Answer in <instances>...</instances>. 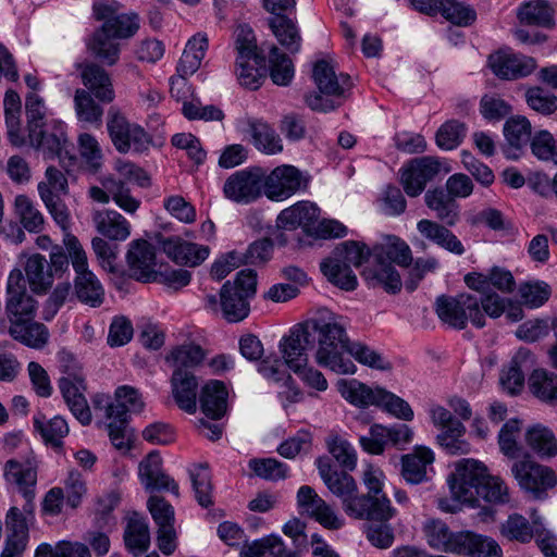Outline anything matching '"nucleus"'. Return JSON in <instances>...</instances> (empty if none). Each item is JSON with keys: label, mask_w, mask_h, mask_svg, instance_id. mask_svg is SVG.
Wrapping results in <instances>:
<instances>
[{"label": "nucleus", "mask_w": 557, "mask_h": 557, "mask_svg": "<svg viewBox=\"0 0 557 557\" xmlns=\"http://www.w3.org/2000/svg\"><path fill=\"white\" fill-rule=\"evenodd\" d=\"M220 296L222 298V317L226 321L236 323L248 317L250 311L249 298L235 290L231 281L223 284Z\"/></svg>", "instance_id": "nucleus-38"}, {"label": "nucleus", "mask_w": 557, "mask_h": 557, "mask_svg": "<svg viewBox=\"0 0 557 557\" xmlns=\"http://www.w3.org/2000/svg\"><path fill=\"white\" fill-rule=\"evenodd\" d=\"M9 334L17 342L36 349L42 348L49 339V331L35 319L9 326Z\"/></svg>", "instance_id": "nucleus-46"}, {"label": "nucleus", "mask_w": 557, "mask_h": 557, "mask_svg": "<svg viewBox=\"0 0 557 557\" xmlns=\"http://www.w3.org/2000/svg\"><path fill=\"white\" fill-rule=\"evenodd\" d=\"M524 96L528 106L542 115H552L557 111V96L542 87H530Z\"/></svg>", "instance_id": "nucleus-64"}, {"label": "nucleus", "mask_w": 557, "mask_h": 557, "mask_svg": "<svg viewBox=\"0 0 557 557\" xmlns=\"http://www.w3.org/2000/svg\"><path fill=\"white\" fill-rule=\"evenodd\" d=\"M7 529L9 531L5 543L17 545V547L27 546L28 543V525L26 518L17 507H12L5 518Z\"/></svg>", "instance_id": "nucleus-58"}, {"label": "nucleus", "mask_w": 557, "mask_h": 557, "mask_svg": "<svg viewBox=\"0 0 557 557\" xmlns=\"http://www.w3.org/2000/svg\"><path fill=\"white\" fill-rule=\"evenodd\" d=\"M285 361L277 357H267L258 366L259 373L268 381L282 383L289 389L288 398L297 400L300 392L294 386V380L287 371Z\"/></svg>", "instance_id": "nucleus-43"}, {"label": "nucleus", "mask_w": 557, "mask_h": 557, "mask_svg": "<svg viewBox=\"0 0 557 557\" xmlns=\"http://www.w3.org/2000/svg\"><path fill=\"white\" fill-rule=\"evenodd\" d=\"M3 108L9 140L14 146L24 145L25 136L21 122L22 102L16 91L12 89L7 90L3 99Z\"/></svg>", "instance_id": "nucleus-41"}, {"label": "nucleus", "mask_w": 557, "mask_h": 557, "mask_svg": "<svg viewBox=\"0 0 557 557\" xmlns=\"http://www.w3.org/2000/svg\"><path fill=\"white\" fill-rule=\"evenodd\" d=\"M369 257L370 250L364 244L347 240L339 244L320 263V269L329 282L343 290L351 292L358 286V280L350 267L359 268Z\"/></svg>", "instance_id": "nucleus-3"}, {"label": "nucleus", "mask_w": 557, "mask_h": 557, "mask_svg": "<svg viewBox=\"0 0 557 557\" xmlns=\"http://www.w3.org/2000/svg\"><path fill=\"white\" fill-rule=\"evenodd\" d=\"M14 208L21 224L30 233L44 230L45 218L34 202L25 195H18L14 200Z\"/></svg>", "instance_id": "nucleus-52"}, {"label": "nucleus", "mask_w": 557, "mask_h": 557, "mask_svg": "<svg viewBox=\"0 0 557 557\" xmlns=\"http://www.w3.org/2000/svg\"><path fill=\"white\" fill-rule=\"evenodd\" d=\"M196 499L202 507L212 505L211 475L207 463L194 465L188 470Z\"/></svg>", "instance_id": "nucleus-54"}, {"label": "nucleus", "mask_w": 557, "mask_h": 557, "mask_svg": "<svg viewBox=\"0 0 557 557\" xmlns=\"http://www.w3.org/2000/svg\"><path fill=\"white\" fill-rule=\"evenodd\" d=\"M37 300L27 292L26 281L20 269H13L7 281L5 314L10 326L35 319Z\"/></svg>", "instance_id": "nucleus-10"}, {"label": "nucleus", "mask_w": 557, "mask_h": 557, "mask_svg": "<svg viewBox=\"0 0 557 557\" xmlns=\"http://www.w3.org/2000/svg\"><path fill=\"white\" fill-rule=\"evenodd\" d=\"M422 531L426 543L434 549L457 554L463 531L451 532L448 525L441 519H428L423 523Z\"/></svg>", "instance_id": "nucleus-25"}, {"label": "nucleus", "mask_w": 557, "mask_h": 557, "mask_svg": "<svg viewBox=\"0 0 557 557\" xmlns=\"http://www.w3.org/2000/svg\"><path fill=\"white\" fill-rule=\"evenodd\" d=\"M205 351L199 345L185 344L174 348L168 356L166 360L175 368V370H187L202 362Z\"/></svg>", "instance_id": "nucleus-57"}, {"label": "nucleus", "mask_w": 557, "mask_h": 557, "mask_svg": "<svg viewBox=\"0 0 557 557\" xmlns=\"http://www.w3.org/2000/svg\"><path fill=\"white\" fill-rule=\"evenodd\" d=\"M511 474L521 490L537 499L544 498L546 492L557 485L555 470L530 458L513 462Z\"/></svg>", "instance_id": "nucleus-12"}, {"label": "nucleus", "mask_w": 557, "mask_h": 557, "mask_svg": "<svg viewBox=\"0 0 557 557\" xmlns=\"http://www.w3.org/2000/svg\"><path fill=\"white\" fill-rule=\"evenodd\" d=\"M521 432V422L518 419L508 420L498 433L500 451L508 458H517L520 453L518 438Z\"/></svg>", "instance_id": "nucleus-62"}, {"label": "nucleus", "mask_w": 557, "mask_h": 557, "mask_svg": "<svg viewBox=\"0 0 557 557\" xmlns=\"http://www.w3.org/2000/svg\"><path fill=\"white\" fill-rule=\"evenodd\" d=\"M124 541L126 547L135 557L145 553L150 546V532L147 521L137 515L131 517L124 532Z\"/></svg>", "instance_id": "nucleus-45"}, {"label": "nucleus", "mask_w": 557, "mask_h": 557, "mask_svg": "<svg viewBox=\"0 0 557 557\" xmlns=\"http://www.w3.org/2000/svg\"><path fill=\"white\" fill-rule=\"evenodd\" d=\"M313 81L320 92L306 96L307 106L313 111L327 112L342 104L339 100L350 88L348 75H336L334 66L326 60L318 61L313 66Z\"/></svg>", "instance_id": "nucleus-4"}, {"label": "nucleus", "mask_w": 557, "mask_h": 557, "mask_svg": "<svg viewBox=\"0 0 557 557\" xmlns=\"http://www.w3.org/2000/svg\"><path fill=\"white\" fill-rule=\"evenodd\" d=\"M466 125L457 120L445 122L436 132V145L444 150L457 148L466 136Z\"/></svg>", "instance_id": "nucleus-63"}, {"label": "nucleus", "mask_w": 557, "mask_h": 557, "mask_svg": "<svg viewBox=\"0 0 557 557\" xmlns=\"http://www.w3.org/2000/svg\"><path fill=\"white\" fill-rule=\"evenodd\" d=\"M34 426L40 433L45 443L54 448L63 446V438L70 431L67 422L60 416H55L48 421L45 420V417H35Z\"/></svg>", "instance_id": "nucleus-51"}, {"label": "nucleus", "mask_w": 557, "mask_h": 557, "mask_svg": "<svg viewBox=\"0 0 557 557\" xmlns=\"http://www.w3.org/2000/svg\"><path fill=\"white\" fill-rule=\"evenodd\" d=\"M337 391L342 397L356 407L376 406L382 387H371L356 379H342L337 382Z\"/></svg>", "instance_id": "nucleus-35"}, {"label": "nucleus", "mask_w": 557, "mask_h": 557, "mask_svg": "<svg viewBox=\"0 0 557 557\" xmlns=\"http://www.w3.org/2000/svg\"><path fill=\"white\" fill-rule=\"evenodd\" d=\"M417 230L424 239L454 255L461 256L466 251L458 237L443 224L422 219L417 223Z\"/></svg>", "instance_id": "nucleus-29"}, {"label": "nucleus", "mask_w": 557, "mask_h": 557, "mask_svg": "<svg viewBox=\"0 0 557 557\" xmlns=\"http://www.w3.org/2000/svg\"><path fill=\"white\" fill-rule=\"evenodd\" d=\"M493 73L504 79H516L531 74L536 63L534 59L509 52H497L488 59Z\"/></svg>", "instance_id": "nucleus-24"}, {"label": "nucleus", "mask_w": 557, "mask_h": 557, "mask_svg": "<svg viewBox=\"0 0 557 557\" xmlns=\"http://www.w3.org/2000/svg\"><path fill=\"white\" fill-rule=\"evenodd\" d=\"M140 483L147 491H170L178 496V485L162 470V458L157 451L148 454L138 466Z\"/></svg>", "instance_id": "nucleus-20"}, {"label": "nucleus", "mask_w": 557, "mask_h": 557, "mask_svg": "<svg viewBox=\"0 0 557 557\" xmlns=\"http://www.w3.org/2000/svg\"><path fill=\"white\" fill-rule=\"evenodd\" d=\"M74 104L79 121L96 125L101 124L103 109L95 101L89 91L82 88L76 89Z\"/></svg>", "instance_id": "nucleus-55"}, {"label": "nucleus", "mask_w": 557, "mask_h": 557, "mask_svg": "<svg viewBox=\"0 0 557 557\" xmlns=\"http://www.w3.org/2000/svg\"><path fill=\"white\" fill-rule=\"evenodd\" d=\"M107 128L112 144L121 153L143 152L151 144L150 136L141 126L128 122L121 112L113 108L108 113Z\"/></svg>", "instance_id": "nucleus-11"}, {"label": "nucleus", "mask_w": 557, "mask_h": 557, "mask_svg": "<svg viewBox=\"0 0 557 557\" xmlns=\"http://www.w3.org/2000/svg\"><path fill=\"white\" fill-rule=\"evenodd\" d=\"M383 479L384 474L380 468L372 465L366 467L362 481L368 488V493L359 494V497L369 498L364 506L369 513L364 516L363 520L387 521L395 513L389 499L382 493Z\"/></svg>", "instance_id": "nucleus-15"}, {"label": "nucleus", "mask_w": 557, "mask_h": 557, "mask_svg": "<svg viewBox=\"0 0 557 557\" xmlns=\"http://www.w3.org/2000/svg\"><path fill=\"white\" fill-rule=\"evenodd\" d=\"M336 321L344 332L343 343L341 344L342 347H339L337 351V359L350 366L349 370L336 372L337 374H355L357 372L356 364L349 358L344 357L345 352H348L360 364L371 368L373 370H392V362L382 352L366 345L364 343L350 342L349 336L347 334V325L344 322L343 318L336 315Z\"/></svg>", "instance_id": "nucleus-13"}, {"label": "nucleus", "mask_w": 557, "mask_h": 557, "mask_svg": "<svg viewBox=\"0 0 557 557\" xmlns=\"http://www.w3.org/2000/svg\"><path fill=\"white\" fill-rule=\"evenodd\" d=\"M113 9L107 4H95L94 15L96 20L103 21L101 25L113 38L128 39L139 29V17L135 13L113 14Z\"/></svg>", "instance_id": "nucleus-23"}, {"label": "nucleus", "mask_w": 557, "mask_h": 557, "mask_svg": "<svg viewBox=\"0 0 557 557\" xmlns=\"http://www.w3.org/2000/svg\"><path fill=\"white\" fill-rule=\"evenodd\" d=\"M164 252L176 263L196 267L209 256L207 246L188 243L180 237H171L162 243Z\"/></svg>", "instance_id": "nucleus-32"}, {"label": "nucleus", "mask_w": 557, "mask_h": 557, "mask_svg": "<svg viewBox=\"0 0 557 557\" xmlns=\"http://www.w3.org/2000/svg\"><path fill=\"white\" fill-rule=\"evenodd\" d=\"M438 12L445 20L457 26H469L476 18V13L471 5L457 0H442Z\"/></svg>", "instance_id": "nucleus-56"}, {"label": "nucleus", "mask_w": 557, "mask_h": 557, "mask_svg": "<svg viewBox=\"0 0 557 557\" xmlns=\"http://www.w3.org/2000/svg\"><path fill=\"white\" fill-rule=\"evenodd\" d=\"M531 394L539 400L557 406V374L543 368L534 369L528 379Z\"/></svg>", "instance_id": "nucleus-42"}, {"label": "nucleus", "mask_w": 557, "mask_h": 557, "mask_svg": "<svg viewBox=\"0 0 557 557\" xmlns=\"http://www.w3.org/2000/svg\"><path fill=\"white\" fill-rule=\"evenodd\" d=\"M476 495H481L484 500L494 505H505L510 502V492L506 482L500 476L490 473Z\"/></svg>", "instance_id": "nucleus-61"}, {"label": "nucleus", "mask_w": 557, "mask_h": 557, "mask_svg": "<svg viewBox=\"0 0 557 557\" xmlns=\"http://www.w3.org/2000/svg\"><path fill=\"white\" fill-rule=\"evenodd\" d=\"M343 333L336 315L323 312L290 329L281 339L278 348L285 364L292 371H297L300 364L308 362L309 348L314 349V361L320 367L333 372L347 371L350 366L337 359Z\"/></svg>", "instance_id": "nucleus-1"}, {"label": "nucleus", "mask_w": 557, "mask_h": 557, "mask_svg": "<svg viewBox=\"0 0 557 557\" xmlns=\"http://www.w3.org/2000/svg\"><path fill=\"white\" fill-rule=\"evenodd\" d=\"M318 469L329 491L341 499L344 512L350 518L363 520L369 513L364 507L369 498L359 497L355 479L346 471L333 469L323 459L318 460Z\"/></svg>", "instance_id": "nucleus-5"}, {"label": "nucleus", "mask_w": 557, "mask_h": 557, "mask_svg": "<svg viewBox=\"0 0 557 557\" xmlns=\"http://www.w3.org/2000/svg\"><path fill=\"white\" fill-rule=\"evenodd\" d=\"M265 67L264 55L237 58V79L239 84L249 89H258L263 78Z\"/></svg>", "instance_id": "nucleus-48"}, {"label": "nucleus", "mask_w": 557, "mask_h": 557, "mask_svg": "<svg viewBox=\"0 0 557 557\" xmlns=\"http://www.w3.org/2000/svg\"><path fill=\"white\" fill-rule=\"evenodd\" d=\"M434 462L433 451L424 446H417L412 453L401 457V475L410 484H420L429 479Z\"/></svg>", "instance_id": "nucleus-26"}, {"label": "nucleus", "mask_w": 557, "mask_h": 557, "mask_svg": "<svg viewBox=\"0 0 557 557\" xmlns=\"http://www.w3.org/2000/svg\"><path fill=\"white\" fill-rule=\"evenodd\" d=\"M263 170L252 168L237 171L224 183V196L237 203H249L258 199L263 190Z\"/></svg>", "instance_id": "nucleus-16"}, {"label": "nucleus", "mask_w": 557, "mask_h": 557, "mask_svg": "<svg viewBox=\"0 0 557 557\" xmlns=\"http://www.w3.org/2000/svg\"><path fill=\"white\" fill-rule=\"evenodd\" d=\"M442 170V162L436 157H421L411 160L401 169L400 182L409 197L419 196L428 182L432 181Z\"/></svg>", "instance_id": "nucleus-17"}, {"label": "nucleus", "mask_w": 557, "mask_h": 557, "mask_svg": "<svg viewBox=\"0 0 557 557\" xmlns=\"http://www.w3.org/2000/svg\"><path fill=\"white\" fill-rule=\"evenodd\" d=\"M373 253L375 264L363 271V277L372 287H381L391 294L398 293L403 286L401 278L391 263L409 265L412 260L409 246L396 236H387L374 247Z\"/></svg>", "instance_id": "nucleus-2"}, {"label": "nucleus", "mask_w": 557, "mask_h": 557, "mask_svg": "<svg viewBox=\"0 0 557 557\" xmlns=\"http://www.w3.org/2000/svg\"><path fill=\"white\" fill-rule=\"evenodd\" d=\"M436 313L448 325L465 329L470 320L476 327L485 324L484 314L479 306V298L470 294H459L456 297L441 296L436 299Z\"/></svg>", "instance_id": "nucleus-8"}, {"label": "nucleus", "mask_w": 557, "mask_h": 557, "mask_svg": "<svg viewBox=\"0 0 557 557\" xmlns=\"http://www.w3.org/2000/svg\"><path fill=\"white\" fill-rule=\"evenodd\" d=\"M540 524L537 519L530 522L522 515L511 513L499 524V533L508 541L525 544L539 532Z\"/></svg>", "instance_id": "nucleus-40"}, {"label": "nucleus", "mask_w": 557, "mask_h": 557, "mask_svg": "<svg viewBox=\"0 0 557 557\" xmlns=\"http://www.w3.org/2000/svg\"><path fill=\"white\" fill-rule=\"evenodd\" d=\"M487 474V468L481 461L475 459L458 461L455 471L447 479L451 495L466 502L468 506L475 507L479 503L478 490Z\"/></svg>", "instance_id": "nucleus-9"}, {"label": "nucleus", "mask_w": 557, "mask_h": 557, "mask_svg": "<svg viewBox=\"0 0 557 557\" xmlns=\"http://www.w3.org/2000/svg\"><path fill=\"white\" fill-rule=\"evenodd\" d=\"M59 388L74 417L82 424H89L91 421V412L84 395L87 388L86 380L77 382L60 379Z\"/></svg>", "instance_id": "nucleus-33"}, {"label": "nucleus", "mask_w": 557, "mask_h": 557, "mask_svg": "<svg viewBox=\"0 0 557 557\" xmlns=\"http://www.w3.org/2000/svg\"><path fill=\"white\" fill-rule=\"evenodd\" d=\"M424 201L429 209L435 212L436 218L447 226H454L459 221V206L443 189L428 190Z\"/></svg>", "instance_id": "nucleus-39"}, {"label": "nucleus", "mask_w": 557, "mask_h": 557, "mask_svg": "<svg viewBox=\"0 0 557 557\" xmlns=\"http://www.w3.org/2000/svg\"><path fill=\"white\" fill-rule=\"evenodd\" d=\"M520 23L549 27L554 23V11L544 0H533L522 4L517 13Z\"/></svg>", "instance_id": "nucleus-50"}, {"label": "nucleus", "mask_w": 557, "mask_h": 557, "mask_svg": "<svg viewBox=\"0 0 557 557\" xmlns=\"http://www.w3.org/2000/svg\"><path fill=\"white\" fill-rule=\"evenodd\" d=\"M465 431L461 422H454L453 425L442 430L436 438L447 454L466 455L470 451V444L463 440Z\"/></svg>", "instance_id": "nucleus-53"}, {"label": "nucleus", "mask_w": 557, "mask_h": 557, "mask_svg": "<svg viewBox=\"0 0 557 557\" xmlns=\"http://www.w3.org/2000/svg\"><path fill=\"white\" fill-rule=\"evenodd\" d=\"M297 504L304 512L314 518L323 527L332 530L342 528L343 520L334 509L309 485H302L297 492Z\"/></svg>", "instance_id": "nucleus-19"}, {"label": "nucleus", "mask_w": 557, "mask_h": 557, "mask_svg": "<svg viewBox=\"0 0 557 557\" xmlns=\"http://www.w3.org/2000/svg\"><path fill=\"white\" fill-rule=\"evenodd\" d=\"M320 209L310 201H299L284 209L276 219L278 227L284 230L302 228L305 233L312 234L317 230Z\"/></svg>", "instance_id": "nucleus-22"}, {"label": "nucleus", "mask_w": 557, "mask_h": 557, "mask_svg": "<svg viewBox=\"0 0 557 557\" xmlns=\"http://www.w3.org/2000/svg\"><path fill=\"white\" fill-rule=\"evenodd\" d=\"M127 264L131 276L147 283L158 280L154 248L147 240H134L127 251Z\"/></svg>", "instance_id": "nucleus-18"}, {"label": "nucleus", "mask_w": 557, "mask_h": 557, "mask_svg": "<svg viewBox=\"0 0 557 557\" xmlns=\"http://www.w3.org/2000/svg\"><path fill=\"white\" fill-rule=\"evenodd\" d=\"M92 222L98 233L111 240H125L131 235L129 222L115 210H96Z\"/></svg>", "instance_id": "nucleus-34"}, {"label": "nucleus", "mask_w": 557, "mask_h": 557, "mask_svg": "<svg viewBox=\"0 0 557 557\" xmlns=\"http://www.w3.org/2000/svg\"><path fill=\"white\" fill-rule=\"evenodd\" d=\"M264 195L273 201H283L299 190L306 189L307 177L294 165L276 166L270 174L263 173Z\"/></svg>", "instance_id": "nucleus-14"}, {"label": "nucleus", "mask_w": 557, "mask_h": 557, "mask_svg": "<svg viewBox=\"0 0 557 557\" xmlns=\"http://www.w3.org/2000/svg\"><path fill=\"white\" fill-rule=\"evenodd\" d=\"M525 442L541 458H553L557 455V438L554 432L544 425L529 428L525 432Z\"/></svg>", "instance_id": "nucleus-47"}, {"label": "nucleus", "mask_w": 557, "mask_h": 557, "mask_svg": "<svg viewBox=\"0 0 557 557\" xmlns=\"http://www.w3.org/2000/svg\"><path fill=\"white\" fill-rule=\"evenodd\" d=\"M83 85L99 101L110 103L115 98V92L110 74L99 64L92 62L76 63Z\"/></svg>", "instance_id": "nucleus-21"}, {"label": "nucleus", "mask_w": 557, "mask_h": 557, "mask_svg": "<svg viewBox=\"0 0 557 557\" xmlns=\"http://www.w3.org/2000/svg\"><path fill=\"white\" fill-rule=\"evenodd\" d=\"M248 132L257 149L268 153L275 154L283 150L282 140L276 132L265 122L251 120L248 122Z\"/></svg>", "instance_id": "nucleus-44"}, {"label": "nucleus", "mask_w": 557, "mask_h": 557, "mask_svg": "<svg viewBox=\"0 0 557 557\" xmlns=\"http://www.w3.org/2000/svg\"><path fill=\"white\" fill-rule=\"evenodd\" d=\"M171 385L176 405L187 413H195L198 391L196 376L187 370H175L171 379Z\"/></svg>", "instance_id": "nucleus-28"}, {"label": "nucleus", "mask_w": 557, "mask_h": 557, "mask_svg": "<svg viewBox=\"0 0 557 557\" xmlns=\"http://www.w3.org/2000/svg\"><path fill=\"white\" fill-rule=\"evenodd\" d=\"M228 392L221 381L212 380L206 383L200 394V405L203 413L214 420L222 418L227 409Z\"/></svg>", "instance_id": "nucleus-36"}, {"label": "nucleus", "mask_w": 557, "mask_h": 557, "mask_svg": "<svg viewBox=\"0 0 557 557\" xmlns=\"http://www.w3.org/2000/svg\"><path fill=\"white\" fill-rule=\"evenodd\" d=\"M457 555L468 557H503V549L496 540L471 531H463Z\"/></svg>", "instance_id": "nucleus-37"}, {"label": "nucleus", "mask_w": 557, "mask_h": 557, "mask_svg": "<svg viewBox=\"0 0 557 557\" xmlns=\"http://www.w3.org/2000/svg\"><path fill=\"white\" fill-rule=\"evenodd\" d=\"M65 250L71 257L72 267L76 273L75 294L77 298L91 307H99L103 302L104 290L96 277L88 269L87 255L78 238L71 233L63 236Z\"/></svg>", "instance_id": "nucleus-6"}, {"label": "nucleus", "mask_w": 557, "mask_h": 557, "mask_svg": "<svg viewBox=\"0 0 557 557\" xmlns=\"http://www.w3.org/2000/svg\"><path fill=\"white\" fill-rule=\"evenodd\" d=\"M277 41L289 52L296 53L300 50L301 37L294 22L284 15L274 16L269 20Z\"/></svg>", "instance_id": "nucleus-49"}, {"label": "nucleus", "mask_w": 557, "mask_h": 557, "mask_svg": "<svg viewBox=\"0 0 557 557\" xmlns=\"http://www.w3.org/2000/svg\"><path fill=\"white\" fill-rule=\"evenodd\" d=\"M270 76L274 84L286 86L294 77V65L292 60L281 53L278 48L272 46L270 49Z\"/></svg>", "instance_id": "nucleus-59"}, {"label": "nucleus", "mask_w": 557, "mask_h": 557, "mask_svg": "<svg viewBox=\"0 0 557 557\" xmlns=\"http://www.w3.org/2000/svg\"><path fill=\"white\" fill-rule=\"evenodd\" d=\"M4 478L7 482L17 486L18 491L24 495L27 504L33 500L37 472L29 460H8L4 465Z\"/></svg>", "instance_id": "nucleus-30"}, {"label": "nucleus", "mask_w": 557, "mask_h": 557, "mask_svg": "<svg viewBox=\"0 0 557 557\" xmlns=\"http://www.w3.org/2000/svg\"><path fill=\"white\" fill-rule=\"evenodd\" d=\"M102 186L111 194L114 202L125 212L135 213L140 206V201L134 198L123 181H116L109 176L102 180Z\"/></svg>", "instance_id": "nucleus-60"}, {"label": "nucleus", "mask_w": 557, "mask_h": 557, "mask_svg": "<svg viewBox=\"0 0 557 557\" xmlns=\"http://www.w3.org/2000/svg\"><path fill=\"white\" fill-rule=\"evenodd\" d=\"M38 194L45 203L53 221L65 233H70L72 224L71 213L62 200V196L69 194L67 178L62 171L54 166H48L45 177L38 183Z\"/></svg>", "instance_id": "nucleus-7"}, {"label": "nucleus", "mask_w": 557, "mask_h": 557, "mask_svg": "<svg viewBox=\"0 0 557 557\" xmlns=\"http://www.w3.org/2000/svg\"><path fill=\"white\" fill-rule=\"evenodd\" d=\"M25 281L30 290L37 295H45L53 285L55 275L49 267L48 260L40 253L30 255L24 265Z\"/></svg>", "instance_id": "nucleus-27"}, {"label": "nucleus", "mask_w": 557, "mask_h": 557, "mask_svg": "<svg viewBox=\"0 0 557 557\" xmlns=\"http://www.w3.org/2000/svg\"><path fill=\"white\" fill-rule=\"evenodd\" d=\"M119 39L101 26L97 28L86 41L87 51L100 63L113 66L120 60L121 46Z\"/></svg>", "instance_id": "nucleus-31"}]
</instances>
